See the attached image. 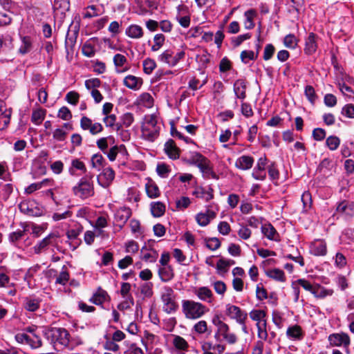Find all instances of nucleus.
<instances>
[{"instance_id":"f257e3e1","label":"nucleus","mask_w":354,"mask_h":354,"mask_svg":"<svg viewBox=\"0 0 354 354\" xmlns=\"http://www.w3.org/2000/svg\"><path fill=\"white\" fill-rule=\"evenodd\" d=\"M212 322L216 327L214 334V338L216 341L225 340L229 344H234L237 342L236 335L233 333H230L229 326L221 319L219 315H214Z\"/></svg>"},{"instance_id":"f03ea898","label":"nucleus","mask_w":354,"mask_h":354,"mask_svg":"<svg viewBox=\"0 0 354 354\" xmlns=\"http://www.w3.org/2000/svg\"><path fill=\"white\" fill-rule=\"evenodd\" d=\"M45 337L57 350L59 346L64 348L69 344L70 334L64 328H50L45 332Z\"/></svg>"},{"instance_id":"7ed1b4c3","label":"nucleus","mask_w":354,"mask_h":354,"mask_svg":"<svg viewBox=\"0 0 354 354\" xmlns=\"http://www.w3.org/2000/svg\"><path fill=\"white\" fill-rule=\"evenodd\" d=\"M209 309L203 304L193 300L182 301V311L187 319H197L202 317Z\"/></svg>"},{"instance_id":"20e7f679","label":"nucleus","mask_w":354,"mask_h":354,"mask_svg":"<svg viewBox=\"0 0 354 354\" xmlns=\"http://www.w3.org/2000/svg\"><path fill=\"white\" fill-rule=\"evenodd\" d=\"M142 137L150 142H153L160 133V127L157 125V118L154 115H146L141 127Z\"/></svg>"},{"instance_id":"39448f33","label":"nucleus","mask_w":354,"mask_h":354,"mask_svg":"<svg viewBox=\"0 0 354 354\" xmlns=\"http://www.w3.org/2000/svg\"><path fill=\"white\" fill-rule=\"evenodd\" d=\"M74 195L82 199H86L94 195V187L92 176L82 177L79 183L73 187Z\"/></svg>"},{"instance_id":"423d86ee","label":"nucleus","mask_w":354,"mask_h":354,"mask_svg":"<svg viewBox=\"0 0 354 354\" xmlns=\"http://www.w3.org/2000/svg\"><path fill=\"white\" fill-rule=\"evenodd\" d=\"M160 299L163 310L167 314L174 313L178 310V305L175 300V293L171 287L164 286L162 288Z\"/></svg>"},{"instance_id":"0eeeda50","label":"nucleus","mask_w":354,"mask_h":354,"mask_svg":"<svg viewBox=\"0 0 354 354\" xmlns=\"http://www.w3.org/2000/svg\"><path fill=\"white\" fill-rule=\"evenodd\" d=\"M226 315L237 323L243 324V319H247V313L243 311L239 307L231 304L226 305Z\"/></svg>"},{"instance_id":"6e6552de","label":"nucleus","mask_w":354,"mask_h":354,"mask_svg":"<svg viewBox=\"0 0 354 354\" xmlns=\"http://www.w3.org/2000/svg\"><path fill=\"white\" fill-rule=\"evenodd\" d=\"M80 127L83 130H88L92 135L97 134L103 131V127L101 123H93L92 120L86 116L82 117Z\"/></svg>"},{"instance_id":"1a4fd4ad","label":"nucleus","mask_w":354,"mask_h":354,"mask_svg":"<svg viewBox=\"0 0 354 354\" xmlns=\"http://www.w3.org/2000/svg\"><path fill=\"white\" fill-rule=\"evenodd\" d=\"M330 345L332 346L348 347L350 344L349 336L346 333H333L328 336Z\"/></svg>"},{"instance_id":"9d476101","label":"nucleus","mask_w":354,"mask_h":354,"mask_svg":"<svg viewBox=\"0 0 354 354\" xmlns=\"http://www.w3.org/2000/svg\"><path fill=\"white\" fill-rule=\"evenodd\" d=\"M267 164V158L266 156L261 157L258 161L256 167L254 168L252 176V177L259 180H263L266 178V172L265 171L266 165Z\"/></svg>"},{"instance_id":"9b49d317","label":"nucleus","mask_w":354,"mask_h":354,"mask_svg":"<svg viewBox=\"0 0 354 354\" xmlns=\"http://www.w3.org/2000/svg\"><path fill=\"white\" fill-rule=\"evenodd\" d=\"M115 178V172L111 167L104 169L102 173L98 176L97 182L100 185L106 188L108 187Z\"/></svg>"},{"instance_id":"f8f14e48","label":"nucleus","mask_w":354,"mask_h":354,"mask_svg":"<svg viewBox=\"0 0 354 354\" xmlns=\"http://www.w3.org/2000/svg\"><path fill=\"white\" fill-rule=\"evenodd\" d=\"M80 24L79 22H72L68 29L66 36V44L73 46L76 43L79 35Z\"/></svg>"},{"instance_id":"ddd939ff","label":"nucleus","mask_w":354,"mask_h":354,"mask_svg":"<svg viewBox=\"0 0 354 354\" xmlns=\"http://www.w3.org/2000/svg\"><path fill=\"white\" fill-rule=\"evenodd\" d=\"M164 151L172 160H176L180 156V149L172 139L167 140L164 146Z\"/></svg>"},{"instance_id":"4468645a","label":"nucleus","mask_w":354,"mask_h":354,"mask_svg":"<svg viewBox=\"0 0 354 354\" xmlns=\"http://www.w3.org/2000/svg\"><path fill=\"white\" fill-rule=\"evenodd\" d=\"M194 293L201 301H206L209 304L212 302L214 297L212 291L206 286L196 288L194 290Z\"/></svg>"},{"instance_id":"2eb2a0df","label":"nucleus","mask_w":354,"mask_h":354,"mask_svg":"<svg viewBox=\"0 0 354 354\" xmlns=\"http://www.w3.org/2000/svg\"><path fill=\"white\" fill-rule=\"evenodd\" d=\"M58 236L55 233H50L41 241H40L37 245H35L33 248L34 252L36 254L41 253L44 250H45L48 245L53 243V241L56 240Z\"/></svg>"},{"instance_id":"dca6fc26","label":"nucleus","mask_w":354,"mask_h":354,"mask_svg":"<svg viewBox=\"0 0 354 354\" xmlns=\"http://www.w3.org/2000/svg\"><path fill=\"white\" fill-rule=\"evenodd\" d=\"M216 217V213L210 209H207L205 212H200L196 216V221L201 226H206L209 222Z\"/></svg>"},{"instance_id":"f3484780","label":"nucleus","mask_w":354,"mask_h":354,"mask_svg":"<svg viewBox=\"0 0 354 354\" xmlns=\"http://www.w3.org/2000/svg\"><path fill=\"white\" fill-rule=\"evenodd\" d=\"M262 234L269 240L279 241V234L270 223H266L261 226Z\"/></svg>"},{"instance_id":"a211bd4d","label":"nucleus","mask_w":354,"mask_h":354,"mask_svg":"<svg viewBox=\"0 0 354 354\" xmlns=\"http://www.w3.org/2000/svg\"><path fill=\"white\" fill-rule=\"evenodd\" d=\"M198 169L202 173V176L204 178H213L215 180H218L219 177L214 171L212 165L209 160H208L207 162H205L203 164V166H201Z\"/></svg>"},{"instance_id":"6ab92c4d","label":"nucleus","mask_w":354,"mask_h":354,"mask_svg":"<svg viewBox=\"0 0 354 354\" xmlns=\"http://www.w3.org/2000/svg\"><path fill=\"white\" fill-rule=\"evenodd\" d=\"M254 161L252 157L243 155L236 159L235 167L241 170H248L252 168Z\"/></svg>"},{"instance_id":"aec40b11","label":"nucleus","mask_w":354,"mask_h":354,"mask_svg":"<svg viewBox=\"0 0 354 354\" xmlns=\"http://www.w3.org/2000/svg\"><path fill=\"white\" fill-rule=\"evenodd\" d=\"M234 92L236 97L241 100L246 97V82L244 80L239 79L234 83Z\"/></svg>"},{"instance_id":"412c9836","label":"nucleus","mask_w":354,"mask_h":354,"mask_svg":"<svg viewBox=\"0 0 354 354\" xmlns=\"http://www.w3.org/2000/svg\"><path fill=\"white\" fill-rule=\"evenodd\" d=\"M124 84L129 88L138 90L142 85V79L132 75H127L124 79Z\"/></svg>"},{"instance_id":"4be33fe9","label":"nucleus","mask_w":354,"mask_h":354,"mask_svg":"<svg viewBox=\"0 0 354 354\" xmlns=\"http://www.w3.org/2000/svg\"><path fill=\"white\" fill-rule=\"evenodd\" d=\"M41 300L39 298L27 297L24 298L23 306L30 312H35L39 309Z\"/></svg>"},{"instance_id":"5701e85b","label":"nucleus","mask_w":354,"mask_h":354,"mask_svg":"<svg viewBox=\"0 0 354 354\" xmlns=\"http://www.w3.org/2000/svg\"><path fill=\"white\" fill-rule=\"evenodd\" d=\"M109 299L110 297L106 291L99 288L89 301L95 305H102L104 301Z\"/></svg>"},{"instance_id":"b1692460","label":"nucleus","mask_w":354,"mask_h":354,"mask_svg":"<svg viewBox=\"0 0 354 354\" xmlns=\"http://www.w3.org/2000/svg\"><path fill=\"white\" fill-rule=\"evenodd\" d=\"M131 211L130 208L122 207L117 210L115 214V219L120 225H124L130 218Z\"/></svg>"},{"instance_id":"393cba45","label":"nucleus","mask_w":354,"mask_h":354,"mask_svg":"<svg viewBox=\"0 0 354 354\" xmlns=\"http://www.w3.org/2000/svg\"><path fill=\"white\" fill-rule=\"evenodd\" d=\"M317 48L316 35L310 32L306 39L304 51L308 55H312L316 51Z\"/></svg>"},{"instance_id":"a878e982","label":"nucleus","mask_w":354,"mask_h":354,"mask_svg":"<svg viewBox=\"0 0 354 354\" xmlns=\"http://www.w3.org/2000/svg\"><path fill=\"white\" fill-rule=\"evenodd\" d=\"M32 48V39L29 36L21 37V44L19 47L18 52L21 55L28 53Z\"/></svg>"},{"instance_id":"bb28decb","label":"nucleus","mask_w":354,"mask_h":354,"mask_svg":"<svg viewBox=\"0 0 354 354\" xmlns=\"http://www.w3.org/2000/svg\"><path fill=\"white\" fill-rule=\"evenodd\" d=\"M145 189L147 195L150 198H158L160 194L158 185L151 179H149L147 183L145 184Z\"/></svg>"},{"instance_id":"cd10ccee","label":"nucleus","mask_w":354,"mask_h":354,"mask_svg":"<svg viewBox=\"0 0 354 354\" xmlns=\"http://www.w3.org/2000/svg\"><path fill=\"white\" fill-rule=\"evenodd\" d=\"M311 252L316 256H324L326 254V244L324 241L318 240L312 243Z\"/></svg>"},{"instance_id":"c85d7f7f","label":"nucleus","mask_w":354,"mask_h":354,"mask_svg":"<svg viewBox=\"0 0 354 354\" xmlns=\"http://www.w3.org/2000/svg\"><path fill=\"white\" fill-rule=\"evenodd\" d=\"M158 275L162 281H170L174 277V270L171 266H162L158 269Z\"/></svg>"},{"instance_id":"c756f323","label":"nucleus","mask_w":354,"mask_h":354,"mask_svg":"<svg viewBox=\"0 0 354 354\" xmlns=\"http://www.w3.org/2000/svg\"><path fill=\"white\" fill-rule=\"evenodd\" d=\"M125 34L130 38L140 39L143 36V30L141 26L132 24L127 27Z\"/></svg>"},{"instance_id":"7c9ffc66","label":"nucleus","mask_w":354,"mask_h":354,"mask_svg":"<svg viewBox=\"0 0 354 354\" xmlns=\"http://www.w3.org/2000/svg\"><path fill=\"white\" fill-rule=\"evenodd\" d=\"M209 159L200 153L199 152H192L191 156L187 160V162L189 165H193L199 168L201 166H203V164L205 162H207Z\"/></svg>"},{"instance_id":"2f4dec72","label":"nucleus","mask_w":354,"mask_h":354,"mask_svg":"<svg viewBox=\"0 0 354 354\" xmlns=\"http://www.w3.org/2000/svg\"><path fill=\"white\" fill-rule=\"evenodd\" d=\"M53 8L54 11L59 12L61 15H64L70 9V1L54 0Z\"/></svg>"},{"instance_id":"473e14b6","label":"nucleus","mask_w":354,"mask_h":354,"mask_svg":"<svg viewBox=\"0 0 354 354\" xmlns=\"http://www.w3.org/2000/svg\"><path fill=\"white\" fill-rule=\"evenodd\" d=\"M336 210L337 212L347 216H353L354 214V205L352 203L344 201L337 205Z\"/></svg>"},{"instance_id":"72a5a7b5","label":"nucleus","mask_w":354,"mask_h":354,"mask_svg":"<svg viewBox=\"0 0 354 354\" xmlns=\"http://www.w3.org/2000/svg\"><path fill=\"white\" fill-rule=\"evenodd\" d=\"M151 214L154 217H160L165 214V205L160 201L152 202L150 205Z\"/></svg>"},{"instance_id":"f704fd0d","label":"nucleus","mask_w":354,"mask_h":354,"mask_svg":"<svg viewBox=\"0 0 354 354\" xmlns=\"http://www.w3.org/2000/svg\"><path fill=\"white\" fill-rule=\"evenodd\" d=\"M266 275L276 281L283 282L286 281L284 272L279 268H274L266 272Z\"/></svg>"},{"instance_id":"c9c22d12","label":"nucleus","mask_w":354,"mask_h":354,"mask_svg":"<svg viewBox=\"0 0 354 354\" xmlns=\"http://www.w3.org/2000/svg\"><path fill=\"white\" fill-rule=\"evenodd\" d=\"M333 293V290L326 289L319 284L315 285V289L313 290V295L317 298H324L327 296H330Z\"/></svg>"},{"instance_id":"e433bc0d","label":"nucleus","mask_w":354,"mask_h":354,"mask_svg":"<svg viewBox=\"0 0 354 354\" xmlns=\"http://www.w3.org/2000/svg\"><path fill=\"white\" fill-rule=\"evenodd\" d=\"M257 12L254 9H250L245 12V20L244 21V26L246 29H252L254 26L253 21L254 17L256 16Z\"/></svg>"},{"instance_id":"4c0bfd02","label":"nucleus","mask_w":354,"mask_h":354,"mask_svg":"<svg viewBox=\"0 0 354 354\" xmlns=\"http://www.w3.org/2000/svg\"><path fill=\"white\" fill-rule=\"evenodd\" d=\"M46 112V110L43 109L34 110L32 113L31 121L37 125L40 124L45 118Z\"/></svg>"},{"instance_id":"58836bf2","label":"nucleus","mask_w":354,"mask_h":354,"mask_svg":"<svg viewBox=\"0 0 354 354\" xmlns=\"http://www.w3.org/2000/svg\"><path fill=\"white\" fill-rule=\"evenodd\" d=\"M50 183H51V180L46 178L39 183H32L26 189V192L27 194H31L33 192L41 189L44 186L49 185L50 184Z\"/></svg>"},{"instance_id":"ea45409f","label":"nucleus","mask_w":354,"mask_h":354,"mask_svg":"<svg viewBox=\"0 0 354 354\" xmlns=\"http://www.w3.org/2000/svg\"><path fill=\"white\" fill-rule=\"evenodd\" d=\"M173 344L175 348L180 351H187L188 348V343L182 337L176 335L173 339Z\"/></svg>"},{"instance_id":"a19ab883","label":"nucleus","mask_w":354,"mask_h":354,"mask_svg":"<svg viewBox=\"0 0 354 354\" xmlns=\"http://www.w3.org/2000/svg\"><path fill=\"white\" fill-rule=\"evenodd\" d=\"M131 290V285L129 283L124 282L121 284L120 293L123 298H126L129 299V302L133 305V299L131 295H129V291Z\"/></svg>"},{"instance_id":"79ce46f5","label":"nucleus","mask_w":354,"mask_h":354,"mask_svg":"<svg viewBox=\"0 0 354 354\" xmlns=\"http://www.w3.org/2000/svg\"><path fill=\"white\" fill-rule=\"evenodd\" d=\"M327 147L331 150H336L340 144V140L337 136H330L326 140Z\"/></svg>"},{"instance_id":"37998d69","label":"nucleus","mask_w":354,"mask_h":354,"mask_svg":"<svg viewBox=\"0 0 354 354\" xmlns=\"http://www.w3.org/2000/svg\"><path fill=\"white\" fill-rule=\"evenodd\" d=\"M258 53L255 54L252 50H243L241 53V61L247 64L249 60H255L257 58Z\"/></svg>"},{"instance_id":"c03bdc74","label":"nucleus","mask_w":354,"mask_h":354,"mask_svg":"<svg viewBox=\"0 0 354 354\" xmlns=\"http://www.w3.org/2000/svg\"><path fill=\"white\" fill-rule=\"evenodd\" d=\"M165 37L162 34H156L154 36L153 41L154 44L151 47L153 51L158 50L164 44Z\"/></svg>"},{"instance_id":"a18cd8bd","label":"nucleus","mask_w":354,"mask_h":354,"mask_svg":"<svg viewBox=\"0 0 354 354\" xmlns=\"http://www.w3.org/2000/svg\"><path fill=\"white\" fill-rule=\"evenodd\" d=\"M156 66L155 61L147 58L143 61V71L146 74H151Z\"/></svg>"},{"instance_id":"49530a36","label":"nucleus","mask_w":354,"mask_h":354,"mask_svg":"<svg viewBox=\"0 0 354 354\" xmlns=\"http://www.w3.org/2000/svg\"><path fill=\"white\" fill-rule=\"evenodd\" d=\"M171 169L165 163L158 164L156 172L161 178H167Z\"/></svg>"},{"instance_id":"de8ad7c7","label":"nucleus","mask_w":354,"mask_h":354,"mask_svg":"<svg viewBox=\"0 0 354 354\" xmlns=\"http://www.w3.org/2000/svg\"><path fill=\"white\" fill-rule=\"evenodd\" d=\"M172 52L169 50H165L158 57V60L161 62L166 63L169 66H171V61H173Z\"/></svg>"},{"instance_id":"09e8293b","label":"nucleus","mask_w":354,"mask_h":354,"mask_svg":"<svg viewBox=\"0 0 354 354\" xmlns=\"http://www.w3.org/2000/svg\"><path fill=\"white\" fill-rule=\"evenodd\" d=\"M287 335L293 338L299 339L301 337V327L297 325L289 327L287 330Z\"/></svg>"},{"instance_id":"8fccbe9b","label":"nucleus","mask_w":354,"mask_h":354,"mask_svg":"<svg viewBox=\"0 0 354 354\" xmlns=\"http://www.w3.org/2000/svg\"><path fill=\"white\" fill-rule=\"evenodd\" d=\"M109 140L113 141V138L111 136L104 137L97 140L96 142L97 147L104 153L108 149Z\"/></svg>"},{"instance_id":"3c124183","label":"nucleus","mask_w":354,"mask_h":354,"mask_svg":"<svg viewBox=\"0 0 354 354\" xmlns=\"http://www.w3.org/2000/svg\"><path fill=\"white\" fill-rule=\"evenodd\" d=\"M82 52L87 57H92L95 54L93 46L90 43H85L82 48Z\"/></svg>"},{"instance_id":"603ef678","label":"nucleus","mask_w":354,"mask_h":354,"mask_svg":"<svg viewBox=\"0 0 354 354\" xmlns=\"http://www.w3.org/2000/svg\"><path fill=\"white\" fill-rule=\"evenodd\" d=\"M304 93H305V95L306 96L308 100L312 104H314V102H315V100L317 99V95H316V93L315 91V88L310 85H307L305 87Z\"/></svg>"},{"instance_id":"864d4df0","label":"nucleus","mask_w":354,"mask_h":354,"mask_svg":"<svg viewBox=\"0 0 354 354\" xmlns=\"http://www.w3.org/2000/svg\"><path fill=\"white\" fill-rule=\"evenodd\" d=\"M266 316V312L262 310H253L250 313V318L254 321L258 322L257 323H259Z\"/></svg>"},{"instance_id":"5fc2aeb1","label":"nucleus","mask_w":354,"mask_h":354,"mask_svg":"<svg viewBox=\"0 0 354 354\" xmlns=\"http://www.w3.org/2000/svg\"><path fill=\"white\" fill-rule=\"evenodd\" d=\"M206 242L207 248L212 251L217 250L221 246V242L216 237L209 238Z\"/></svg>"},{"instance_id":"6e6d98bb","label":"nucleus","mask_w":354,"mask_h":354,"mask_svg":"<svg viewBox=\"0 0 354 354\" xmlns=\"http://www.w3.org/2000/svg\"><path fill=\"white\" fill-rule=\"evenodd\" d=\"M83 230V227L81 225L76 227L75 228L71 229L66 232L67 238L70 240H74L81 234Z\"/></svg>"},{"instance_id":"4d7b16f0","label":"nucleus","mask_w":354,"mask_h":354,"mask_svg":"<svg viewBox=\"0 0 354 354\" xmlns=\"http://www.w3.org/2000/svg\"><path fill=\"white\" fill-rule=\"evenodd\" d=\"M193 329L198 334H203L207 330V324L205 320H201L194 324Z\"/></svg>"},{"instance_id":"13d9d810","label":"nucleus","mask_w":354,"mask_h":354,"mask_svg":"<svg viewBox=\"0 0 354 354\" xmlns=\"http://www.w3.org/2000/svg\"><path fill=\"white\" fill-rule=\"evenodd\" d=\"M57 116L64 120H69L72 118V113L68 107L62 106L59 109Z\"/></svg>"},{"instance_id":"bf43d9fd","label":"nucleus","mask_w":354,"mask_h":354,"mask_svg":"<svg viewBox=\"0 0 354 354\" xmlns=\"http://www.w3.org/2000/svg\"><path fill=\"white\" fill-rule=\"evenodd\" d=\"M232 68V62L230 60L225 57L221 59L219 64V71L221 73H225L230 71Z\"/></svg>"},{"instance_id":"052dcab7","label":"nucleus","mask_w":354,"mask_h":354,"mask_svg":"<svg viewBox=\"0 0 354 354\" xmlns=\"http://www.w3.org/2000/svg\"><path fill=\"white\" fill-rule=\"evenodd\" d=\"M152 287H153L152 283H151V282L145 283L140 287V292L146 297H150L153 295Z\"/></svg>"},{"instance_id":"680f3d73","label":"nucleus","mask_w":354,"mask_h":354,"mask_svg":"<svg viewBox=\"0 0 354 354\" xmlns=\"http://www.w3.org/2000/svg\"><path fill=\"white\" fill-rule=\"evenodd\" d=\"M339 89L341 92L349 100H354V91L350 86H347L345 84H339Z\"/></svg>"},{"instance_id":"e2e57ef3","label":"nucleus","mask_w":354,"mask_h":354,"mask_svg":"<svg viewBox=\"0 0 354 354\" xmlns=\"http://www.w3.org/2000/svg\"><path fill=\"white\" fill-rule=\"evenodd\" d=\"M134 118L131 113H126L121 117V122L124 127H129L133 122Z\"/></svg>"},{"instance_id":"0e129e2a","label":"nucleus","mask_w":354,"mask_h":354,"mask_svg":"<svg viewBox=\"0 0 354 354\" xmlns=\"http://www.w3.org/2000/svg\"><path fill=\"white\" fill-rule=\"evenodd\" d=\"M104 158L101 154H94L91 158V164L93 167L100 170V167L102 165Z\"/></svg>"},{"instance_id":"69168bd1","label":"nucleus","mask_w":354,"mask_h":354,"mask_svg":"<svg viewBox=\"0 0 354 354\" xmlns=\"http://www.w3.org/2000/svg\"><path fill=\"white\" fill-rule=\"evenodd\" d=\"M342 114L348 118H354V105L352 104H346L342 109Z\"/></svg>"},{"instance_id":"338daca9","label":"nucleus","mask_w":354,"mask_h":354,"mask_svg":"<svg viewBox=\"0 0 354 354\" xmlns=\"http://www.w3.org/2000/svg\"><path fill=\"white\" fill-rule=\"evenodd\" d=\"M80 95L75 91H70L66 95V101L73 105L78 103Z\"/></svg>"},{"instance_id":"774afa93","label":"nucleus","mask_w":354,"mask_h":354,"mask_svg":"<svg viewBox=\"0 0 354 354\" xmlns=\"http://www.w3.org/2000/svg\"><path fill=\"white\" fill-rule=\"evenodd\" d=\"M66 131H65L62 129L58 128L54 131L53 137L55 140L62 142L66 139Z\"/></svg>"}]
</instances>
